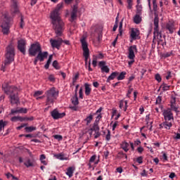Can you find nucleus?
<instances>
[{
    "label": "nucleus",
    "mask_w": 180,
    "mask_h": 180,
    "mask_svg": "<svg viewBox=\"0 0 180 180\" xmlns=\"http://www.w3.org/2000/svg\"><path fill=\"white\" fill-rule=\"evenodd\" d=\"M63 6H64V3L58 4L56 8L51 13L50 15L53 29L56 37H61L64 32V29H65L64 21H63L60 16Z\"/></svg>",
    "instance_id": "obj_1"
},
{
    "label": "nucleus",
    "mask_w": 180,
    "mask_h": 180,
    "mask_svg": "<svg viewBox=\"0 0 180 180\" xmlns=\"http://www.w3.org/2000/svg\"><path fill=\"white\" fill-rule=\"evenodd\" d=\"M2 88L6 95H10V101L12 105H15L19 102V98H18V88L16 86L4 84Z\"/></svg>",
    "instance_id": "obj_2"
},
{
    "label": "nucleus",
    "mask_w": 180,
    "mask_h": 180,
    "mask_svg": "<svg viewBox=\"0 0 180 180\" xmlns=\"http://www.w3.org/2000/svg\"><path fill=\"white\" fill-rule=\"evenodd\" d=\"M12 20H13V19L9 17L8 14L4 13L1 15L0 18V27L3 34H9L11 32L10 29L12 25Z\"/></svg>",
    "instance_id": "obj_3"
},
{
    "label": "nucleus",
    "mask_w": 180,
    "mask_h": 180,
    "mask_svg": "<svg viewBox=\"0 0 180 180\" xmlns=\"http://www.w3.org/2000/svg\"><path fill=\"white\" fill-rule=\"evenodd\" d=\"M160 22V18H158V15H156L154 18V39L157 37L158 40V44H160L162 43V35L161 34V32H160V27L159 23Z\"/></svg>",
    "instance_id": "obj_4"
},
{
    "label": "nucleus",
    "mask_w": 180,
    "mask_h": 180,
    "mask_svg": "<svg viewBox=\"0 0 180 180\" xmlns=\"http://www.w3.org/2000/svg\"><path fill=\"white\" fill-rule=\"evenodd\" d=\"M45 95L46 97V104L51 105V103H54V101L57 99L58 92L56 91L55 88H51V89L46 91Z\"/></svg>",
    "instance_id": "obj_5"
},
{
    "label": "nucleus",
    "mask_w": 180,
    "mask_h": 180,
    "mask_svg": "<svg viewBox=\"0 0 180 180\" xmlns=\"http://www.w3.org/2000/svg\"><path fill=\"white\" fill-rule=\"evenodd\" d=\"M15 58V48L13 46L8 45L6 48V60L5 65H9L12 61H13Z\"/></svg>",
    "instance_id": "obj_6"
},
{
    "label": "nucleus",
    "mask_w": 180,
    "mask_h": 180,
    "mask_svg": "<svg viewBox=\"0 0 180 180\" xmlns=\"http://www.w3.org/2000/svg\"><path fill=\"white\" fill-rule=\"evenodd\" d=\"M80 42L82 44V47L83 50V56L84 57L85 64L88 63V58H89V49L88 48V43L86 42V38L82 37L80 39Z\"/></svg>",
    "instance_id": "obj_7"
},
{
    "label": "nucleus",
    "mask_w": 180,
    "mask_h": 180,
    "mask_svg": "<svg viewBox=\"0 0 180 180\" xmlns=\"http://www.w3.org/2000/svg\"><path fill=\"white\" fill-rule=\"evenodd\" d=\"M40 51H41V46L39 42L31 44L28 50L29 55L32 57H36Z\"/></svg>",
    "instance_id": "obj_8"
},
{
    "label": "nucleus",
    "mask_w": 180,
    "mask_h": 180,
    "mask_svg": "<svg viewBox=\"0 0 180 180\" xmlns=\"http://www.w3.org/2000/svg\"><path fill=\"white\" fill-rule=\"evenodd\" d=\"M48 56H49V52L47 51L42 52L41 51H40L37 54V57H35L34 58V65H37L38 61L43 63V61H44V58H47Z\"/></svg>",
    "instance_id": "obj_9"
},
{
    "label": "nucleus",
    "mask_w": 180,
    "mask_h": 180,
    "mask_svg": "<svg viewBox=\"0 0 180 180\" xmlns=\"http://www.w3.org/2000/svg\"><path fill=\"white\" fill-rule=\"evenodd\" d=\"M163 116L165 121L174 122V114L171 110V108H167L163 112Z\"/></svg>",
    "instance_id": "obj_10"
},
{
    "label": "nucleus",
    "mask_w": 180,
    "mask_h": 180,
    "mask_svg": "<svg viewBox=\"0 0 180 180\" xmlns=\"http://www.w3.org/2000/svg\"><path fill=\"white\" fill-rule=\"evenodd\" d=\"M135 53H137V46L132 45L128 49V58L129 60H134L136 58Z\"/></svg>",
    "instance_id": "obj_11"
},
{
    "label": "nucleus",
    "mask_w": 180,
    "mask_h": 180,
    "mask_svg": "<svg viewBox=\"0 0 180 180\" xmlns=\"http://www.w3.org/2000/svg\"><path fill=\"white\" fill-rule=\"evenodd\" d=\"M18 49L24 55L26 54V40L20 39L18 41Z\"/></svg>",
    "instance_id": "obj_12"
},
{
    "label": "nucleus",
    "mask_w": 180,
    "mask_h": 180,
    "mask_svg": "<svg viewBox=\"0 0 180 180\" xmlns=\"http://www.w3.org/2000/svg\"><path fill=\"white\" fill-rule=\"evenodd\" d=\"M51 116L55 120H58V119H63L65 116V112H61L60 113L57 109H54L51 112Z\"/></svg>",
    "instance_id": "obj_13"
},
{
    "label": "nucleus",
    "mask_w": 180,
    "mask_h": 180,
    "mask_svg": "<svg viewBox=\"0 0 180 180\" xmlns=\"http://www.w3.org/2000/svg\"><path fill=\"white\" fill-rule=\"evenodd\" d=\"M51 46L54 49H58V50L60 49V47L61 46V44H63V41H64V40H63V39L61 38H58V39H51Z\"/></svg>",
    "instance_id": "obj_14"
},
{
    "label": "nucleus",
    "mask_w": 180,
    "mask_h": 180,
    "mask_svg": "<svg viewBox=\"0 0 180 180\" xmlns=\"http://www.w3.org/2000/svg\"><path fill=\"white\" fill-rule=\"evenodd\" d=\"M139 36H140V30H139L137 28H132L130 34L131 40L139 39Z\"/></svg>",
    "instance_id": "obj_15"
},
{
    "label": "nucleus",
    "mask_w": 180,
    "mask_h": 180,
    "mask_svg": "<svg viewBox=\"0 0 180 180\" xmlns=\"http://www.w3.org/2000/svg\"><path fill=\"white\" fill-rule=\"evenodd\" d=\"M167 30L169 31L170 34H172L175 30H176V27H175V23L174 22L169 21L166 24L165 26Z\"/></svg>",
    "instance_id": "obj_16"
},
{
    "label": "nucleus",
    "mask_w": 180,
    "mask_h": 180,
    "mask_svg": "<svg viewBox=\"0 0 180 180\" xmlns=\"http://www.w3.org/2000/svg\"><path fill=\"white\" fill-rule=\"evenodd\" d=\"M98 65L101 70V72H109L110 69L108 66H106V62L105 61H100Z\"/></svg>",
    "instance_id": "obj_17"
},
{
    "label": "nucleus",
    "mask_w": 180,
    "mask_h": 180,
    "mask_svg": "<svg viewBox=\"0 0 180 180\" xmlns=\"http://www.w3.org/2000/svg\"><path fill=\"white\" fill-rule=\"evenodd\" d=\"M159 126L160 129H166L167 130H169L171 127H172V121H165Z\"/></svg>",
    "instance_id": "obj_18"
},
{
    "label": "nucleus",
    "mask_w": 180,
    "mask_h": 180,
    "mask_svg": "<svg viewBox=\"0 0 180 180\" xmlns=\"http://www.w3.org/2000/svg\"><path fill=\"white\" fill-rule=\"evenodd\" d=\"M11 12L13 13H19V8H18V1L16 0H11Z\"/></svg>",
    "instance_id": "obj_19"
},
{
    "label": "nucleus",
    "mask_w": 180,
    "mask_h": 180,
    "mask_svg": "<svg viewBox=\"0 0 180 180\" xmlns=\"http://www.w3.org/2000/svg\"><path fill=\"white\" fill-rule=\"evenodd\" d=\"M75 171V167H69L67 168L65 174L66 175H68V176H69V178H72Z\"/></svg>",
    "instance_id": "obj_20"
},
{
    "label": "nucleus",
    "mask_w": 180,
    "mask_h": 180,
    "mask_svg": "<svg viewBox=\"0 0 180 180\" xmlns=\"http://www.w3.org/2000/svg\"><path fill=\"white\" fill-rule=\"evenodd\" d=\"M85 95L86 96H89L91 92H92V89L91 88V84L88 83L84 84Z\"/></svg>",
    "instance_id": "obj_21"
},
{
    "label": "nucleus",
    "mask_w": 180,
    "mask_h": 180,
    "mask_svg": "<svg viewBox=\"0 0 180 180\" xmlns=\"http://www.w3.org/2000/svg\"><path fill=\"white\" fill-rule=\"evenodd\" d=\"M120 146H121V148L124 150L125 153H127V151H129V147H130V145L129 144V143H127V141H123L122 142Z\"/></svg>",
    "instance_id": "obj_22"
},
{
    "label": "nucleus",
    "mask_w": 180,
    "mask_h": 180,
    "mask_svg": "<svg viewBox=\"0 0 180 180\" xmlns=\"http://www.w3.org/2000/svg\"><path fill=\"white\" fill-rule=\"evenodd\" d=\"M119 75V72H113L107 79V82H109L113 79H115V78H116V77H117Z\"/></svg>",
    "instance_id": "obj_23"
},
{
    "label": "nucleus",
    "mask_w": 180,
    "mask_h": 180,
    "mask_svg": "<svg viewBox=\"0 0 180 180\" xmlns=\"http://www.w3.org/2000/svg\"><path fill=\"white\" fill-rule=\"evenodd\" d=\"M141 14H136L134 17V22L136 23V25H140L141 23V16H140Z\"/></svg>",
    "instance_id": "obj_24"
},
{
    "label": "nucleus",
    "mask_w": 180,
    "mask_h": 180,
    "mask_svg": "<svg viewBox=\"0 0 180 180\" xmlns=\"http://www.w3.org/2000/svg\"><path fill=\"white\" fill-rule=\"evenodd\" d=\"M24 165L27 167V168H29L30 167H34V162L30 159H27V161L24 162Z\"/></svg>",
    "instance_id": "obj_25"
},
{
    "label": "nucleus",
    "mask_w": 180,
    "mask_h": 180,
    "mask_svg": "<svg viewBox=\"0 0 180 180\" xmlns=\"http://www.w3.org/2000/svg\"><path fill=\"white\" fill-rule=\"evenodd\" d=\"M72 105L77 106V105L79 104V101H78V95L77 94H75V96L71 99Z\"/></svg>",
    "instance_id": "obj_26"
},
{
    "label": "nucleus",
    "mask_w": 180,
    "mask_h": 180,
    "mask_svg": "<svg viewBox=\"0 0 180 180\" xmlns=\"http://www.w3.org/2000/svg\"><path fill=\"white\" fill-rule=\"evenodd\" d=\"M94 120V115L90 114L86 118L84 119V122H86V126H89L91 124V122Z\"/></svg>",
    "instance_id": "obj_27"
},
{
    "label": "nucleus",
    "mask_w": 180,
    "mask_h": 180,
    "mask_svg": "<svg viewBox=\"0 0 180 180\" xmlns=\"http://www.w3.org/2000/svg\"><path fill=\"white\" fill-rule=\"evenodd\" d=\"M127 73L126 72H122L121 73H119V75L117 77V79L118 81H122V79H124L126 78V75Z\"/></svg>",
    "instance_id": "obj_28"
},
{
    "label": "nucleus",
    "mask_w": 180,
    "mask_h": 180,
    "mask_svg": "<svg viewBox=\"0 0 180 180\" xmlns=\"http://www.w3.org/2000/svg\"><path fill=\"white\" fill-rule=\"evenodd\" d=\"M124 104H125L124 111H126V110H127V101L121 100L120 101V109L123 108V107L124 106Z\"/></svg>",
    "instance_id": "obj_29"
},
{
    "label": "nucleus",
    "mask_w": 180,
    "mask_h": 180,
    "mask_svg": "<svg viewBox=\"0 0 180 180\" xmlns=\"http://www.w3.org/2000/svg\"><path fill=\"white\" fill-rule=\"evenodd\" d=\"M117 158H119L120 160H122V158H125V160H127V155L123 153V151H120L117 154Z\"/></svg>",
    "instance_id": "obj_30"
},
{
    "label": "nucleus",
    "mask_w": 180,
    "mask_h": 180,
    "mask_svg": "<svg viewBox=\"0 0 180 180\" xmlns=\"http://www.w3.org/2000/svg\"><path fill=\"white\" fill-rule=\"evenodd\" d=\"M170 108L172 112V110H174V112H175L176 113H179V110H178L179 107L178 105H176V104H171Z\"/></svg>",
    "instance_id": "obj_31"
},
{
    "label": "nucleus",
    "mask_w": 180,
    "mask_h": 180,
    "mask_svg": "<svg viewBox=\"0 0 180 180\" xmlns=\"http://www.w3.org/2000/svg\"><path fill=\"white\" fill-rule=\"evenodd\" d=\"M99 124L94 123L93 127L90 129L91 131H99Z\"/></svg>",
    "instance_id": "obj_32"
},
{
    "label": "nucleus",
    "mask_w": 180,
    "mask_h": 180,
    "mask_svg": "<svg viewBox=\"0 0 180 180\" xmlns=\"http://www.w3.org/2000/svg\"><path fill=\"white\" fill-rule=\"evenodd\" d=\"M54 157H56V158H57V160H60L61 161H64V160H67V158H64V154H63V153L54 155Z\"/></svg>",
    "instance_id": "obj_33"
},
{
    "label": "nucleus",
    "mask_w": 180,
    "mask_h": 180,
    "mask_svg": "<svg viewBox=\"0 0 180 180\" xmlns=\"http://www.w3.org/2000/svg\"><path fill=\"white\" fill-rule=\"evenodd\" d=\"M32 120H34V117H20V122H25V121H30L32 122Z\"/></svg>",
    "instance_id": "obj_34"
},
{
    "label": "nucleus",
    "mask_w": 180,
    "mask_h": 180,
    "mask_svg": "<svg viewBox=\"0 0 180 180\" xmlns=\"http://www.w3.org/2000/svg\"><path fill=\"white\" fill-rule=\"evenodd\" d=\"M161 102H162V96H158L156 98L155 105H160L159 107L162 108V106L161 105Z\"/></svg>",
    "instance_id": "obj_35"
},
{
    "label": "nucleus",
    "mask_w": 180,
    "mask_h": 180,
    "mask_svg": "<svg viewBox=\"0 0 180 180\" xmlns=\"http://www.w3.org/2000/svg\"><path fill=\"white\" fill-rule=\"evenodd\" d=\"M20 27L21 29H23V27H25V20L23 19V15L22 14H20Z\"/></svg>",
    "instance_id": "obj_36"
},
{
    "label": "nucleus",
    "mask_w": 180,
    "mask_h": 180,
    "mask_svg": "<svg viewBox=\"0 0 180 180\" xmlns=\"http://www.w3.org/2000/svg\"><path fill=\"white\" fill-rule=\"evenodd\" d=\"M143 11V6L141 5L136 6V14L141 15V12Z\"/></svg>",
    "instance_id": "obj_37"
},
{
    "label": "nucleus",
    "mask_w": 180,
    "mask_h": 180,
    "mask_svg": "<svg viewBox=\"0 0 180 180\" xmlns=\"http://www.w3.org/2000/svg\"><path fill=\"white\" fill-rule=\"evenodd\" d=\"M25 129L27 131V133H32V131H34V130H36V127H25Z\"/></svg>",
    "instance_id": "obj_38"
},
{
    "label": "nucleus",
    "mask_w": 180,
    "mask_h": 180,
    "mask_svg": "<svg viewBox=\"0 0 180 180\" xmlns=\"http://www.w3.org/2000/svg\"><path fill=\"white\" fill-rule=\"evenodd\" d=\"M123 29V21H121L120 22V25H119V34H117V37L118 36H122V33L123 32V30H122Z\"/></svg>",
    "instance_id": "obj_39"
},
{
    "label": "nucleus",
    "mask_w": 180,
    "mask_h": 180,
    "mask_svg": "<svg viewBox=\"0 0 180 180\" xmlns=\"http://www.w3.org/2000/svg\"><path fill=\"white\" fill-rule=\"evenodd\" d=\"M79 78V74H76L75 77L72 78V85H75V83L77 82V79Z\"/></svg>",
    "instance_id": "obj_40"
},
{
    "label": "nucleus",
    "mask_w": 180,
    "mask_h": 180,
    "mask_svg": "<svg viewBox=\"0 0 180 180\" xmlns=\"http://www.w3.org/2000/svg\"><path fill=\"white\" fill-rule=\"evenodd\" d=\"M127 2L128 9H131L133 8V0H127Z\"/></svg>",
    "instance_id": "obj_41"
},
{
    "label": "nucleus",
    "mask_w": 180,
    "mask_h": 180,
    "mask_svg": "<svg viewBox=\"0 0 180 180\" xmlns=\"http://www.w3.org/2000/svg\"><path fill=\"white\" fill-rule=\"evenodd\" d=\"M52 65L56 70H60V66L58 65V62L57 60H54Z\"/></svg>",
    "instance_id": "obj_42"
},
{
    "label": "nucleus",
    "mask_w": 180,
    "mask_h": 180,
    "mask_svg": "<svg viewBox=\"0 0 180 180\" xmlns=\"http://www.w3.org/2000/svg\"><path fill=\"white\" fill-rule=\"evenodd\" d=\"M98 64V58H96V56H94L93 58V61H92V65L93 67H96Z\"/></svg>",
    "instance_id": "obj_43"
},
{
    "label": "nucleus",
    "mask_w": 180,
    "mask_h": 180,
    "mask_svg": "<svg viewBox=\"0 0 180 180\" xmlns=\"http://www.w3.org/2000/svg\"><path fill=\"white\" fill-rule=\"evenodd\" d=\"M40 95H43V91H37L34 94V97L37 98L40 96Z\"/></svg>",
    "instance_id": "obj_44"
},
{
    "label": "nucleus",
    "mask_w": 180,
    "mask_h": 180,
    "mask_svg": "<svg viewBox=\"0 0 180 180\" xmlns=\"http://www.w3.org/2000/svg\"><path fill=\"white\" fill-rule=\"evenodd\" d=\"M161 88H162L163 91H168V89H169V86L165 83H163L162 85H161Z\"/></svg>",
    "instance_id": "obj_45"
},
{
    "label": "nucleus",
    "mask_w": 180,
    "mask_h": 180,
    "mask_svg": "<svg viewBox=\"0 0 180 180\" xmlns=\"http://www.w3.org/2000/svg\"><path fill=\"white\" fill-rule=\"evenodd\" d=\"M176 104V98L175 96H171V101H170V105Z\"/></svg>",
    "instance_id": "obj_46"
},
{
    "label": "nucleus",
    "mask_w": 180,
    "mask_h": 180,
    "mask_svg": "<svg viewBox=\"0 0 180 180\" xmlns=\"http://www.w3.org/2000/svg\"><path fill=\"white\" fill-rule=\"evenodd\" d=\"M6 126V122H4V120H0V131H2V127Z\"/></svg>",
    "instance_id": "obj_47"
},
{
    "label": "nucleus",
    "mask_w": 180,
    "mask_h": 180,
    "mask_svg": "<svg viewBox=\"0 0 180 180\" xmlns=\"http://www.w3.org/2000/svg\"><path fill=\"white\" fill-rule=\"evenodd\" d=\"M134 161H136L138 164H143V156L138 157Z\"/></svg>",
    "instance_id": "obj_48"
},
{
    "label": "nucleus",
    "mask_w": 180,
    "mask_h": 180,
    "mask_svg": "<svg viewBox=\"0 0 180 180\" xmlns=\"http://www.w3.org/2000/svg\"><path fill=\"white\" fill-rule=\"evenodd\" d=\"M19 113H27V108H20L18 109Z\"/></svg>",
    "instance_id": "obj_49"
},
{
    "label": "nucleus",
    "mask_w": 180,
    "mask_h": 180,
    "mask_svg": "<svg viewBox=\"0 0 180 180\" xmlns=\"http://www.w3.org/2000/svg\"><path fill=\"white\" fill-rule=\"evenodd\" d=\"M101 117H102V115L98 114V115H97V117H96V120L94 121V123H97V124H99V122H100Z\"/></svg>",
    "instance_id": "obj_50"
},
{
    "label": "nucleus",
    "mask_w": 180,
    "mask_h": 180,
    "mask_svg": "<svg viewBox=\"0 0 180 180\" xmlns=\"http://www.w3.org/2000/svg\"><path fill=\"white\" fill-rule=\"evenodd\" d=\"M11 122H18V120H19L20 122V116H14L13 117H11Z\"/></svg>",
    "instance_id": "obj_51"
},
{
    "label": "nucleus",
    "mask_w": 180,
    "mask_h": 180,
    "mask_svg": "<svg viewBox=\"0 0 180 180\" xmlns=\"http://www.w3.org/2000/svg\"><path fill=\"white\" fill-rule=\"evenodd\" d=\"M172 54V51L167 52V53H163L162 57H164V58H168V57H171Z\"/></svg>",
    "instance_id": "obj_52"
},
{
    "label": "nucleus",
    "mask_w": 180,
    "mask_h": 180,
    "mask_svg": "<svg viewBox=\"0 0 180 180\" xmlns=\"http://www.w3.org/2000/svg\"><path fill=\"white\" fill-rule=\"evenodd\" d=\"M106 141H110V130H108V134L105 136Z\"/></svg>",
    "instance_id": "obj_53"
},
{
    "label": "nucleus",
    "mask_w": 180,
    "mask_h": 180,
    "mask_svg": "<svg viewBox=\"0 0 180 180\" xmlns=\"http://www.w3.org/2000/svg\"><path fill=\"white\" fill-rule=\"evenodd\" d=\"M53 137L56 140H58V141H61V140H63V136L61 135H54Z\"/></svg>",
    "instance_id": "obj_54"
},
{
    "label": "nucleus",
    "mask_w": 180,
    "mask_h": 180,
    "mask_svg": "<svg viewBox=\"0 0 180 180\" xmlns=\"http://www.w3.org/2000/svg\"><path fill=\"white\" fill-rule=\"evenodd\" d=\"M77 19V13H71V20L72 22H74Z\"/></svg>",
    "instance_id": "obj_55"
},
{
    "label": "nucleus",
    "mask_w": 180,
    "mask_h": 180,
    "mask_svg": "<svg viewBox=\"0 0 180 180\" xmlns=\"http://www.w3.org/2000/svg\"><path fill=\"white\" fill-rule=\"evenodd\" d=\"M131 92H133V88H131V86H129L128 92L127 94V98H130V95H131Z\"/></svg>",
    "instance_id": "obj_56"
},
{
    "label": "nucleus",
    "mask_w": 180,
    "mask_h": 180,
    "mask_svg": "<svg viewBox=\"0 0 180 180\" xmlns=\"http://www.w3.org/2000/svg\"><path fill=\"white\" fill-rule=\"evenodd\" d=\"M155 78L156 81H158V82H161L162 79H161V75H160V74L155 75Z\"/></svg>",
    "instance_id": "obj_57"
},
{
    "label": "nucleus",
    "mask_w": 180,
    "mask_h": 180,
    "mask_svg": "<svg viewBox=\"0 0 180 180\" xmlns=\"http://www.w3.org/2000/svg\"><path fill=\"white\" fill-rule=\"evenodd\" d=\"M95 160H96V155H94L90 158L89 162H95Z\"/></svg>",
    "instance_id": "obj_58"
},
{
    "label": "nucleus",
    "mask_w": 180,
    "mask_h": 180,
    "mask_svg": "<svg viewBox=\"0 0 180 180\" xmlns=\"http://www.w3.org/2000/svg\"><path fill=\"white\" fill-rule=\"evenodd\" d=\"M72 13H78V6L75 5L73 6V9H72Z\"/></svg>",
    "instance_id": "obj_59"
},
{
    "label": "nucleus",
    "mask_w": 180,
    "mask_h": 180,
    "mask_svg": "<svg viewBox=\"0 0 180 180\" xmlns=\"http://www.w3.org/2000/svg\"><path fill=\"white\" fill-rule=\"evenodd\" d=\"M79 95L80 99H84V96H83V93H82V87H81L79 89Z\"/></svg>",
    "instance_id": "obj_60"
},
{
    "label": "nucleus",
    "mask_w": 180,
    "mask_h": 180,
    "mask_svg": "<svg viewBox=\"0 0 180 180\" xmlns=\"http://www.w3.org/2000/svg\"><path fill=\"white\" fill-rule=\"evenodd\" d=\"M70 109H71V110H74L75 112H77V110H78V106L77 105L70 106Z\"/></svg>",
    "instance_id": "obj_61"
},
{
    "label": "nucleus",
    "mask_w": 180,
    "mask_h": 180,
    "mask_svg": "<svg viewBox=\"0 0 180 180\" xmlns=\"http://www.w3.org/2000/svg\"><path fill=\"white\" fill-rule=\"evenodd\" d=\"M162 158L164 161H168V156L167 155V153L162 152Z\"/></svg>",
    "instance_id": "obj_62"
},
{
    "label": "nucleus",
    "mask_w": 180,
    "mask_h": 180,
    "mask_svg": "<svg viewBox=\"0 0 180 180\" xmlns=\"http://www.w3.org/2000/svg\"><path fill=\"white\" fill-rule=\"evenodd\" d=\"M15 113H19V108H17V110L12 109L11 110V115H15Z\"/></svg>",
    "instance_id": "obj_63"
},
{
    "label": "nucleus",
    "mask_w": 180,
    "mask_h": 180,
    "mask_svg": "<svg viewBox=\"0 0 180 180\" xmlns=\"http://www.w3.org/2000/svg\"><path fill=\"white\" fill-rule=\"evenodd\" d=\"M179 133L176 134V136L174 137L176 140H179L180 139V129H179Z\"/></svg>",
    "instance_id": "obj_64"
}]
</instances>
